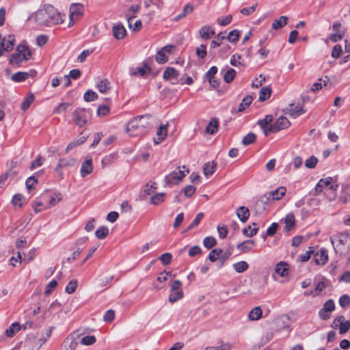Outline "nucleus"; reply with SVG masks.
Listing matches in <instances>:
<instances>
[{
    "instance_id": "f257e3e1",
    "label": "nucleus",
    "mask_w": 350,
    "mask_h": 350,
    "mask_svg": "<svg viewBox=\"0 0 350 350\" xmlns=\"http://www.w3.org/2000/svg\"><path fill=\"white\" fill-rule=\"evenodd\" d=\"M34 21L38 25L51 27L62 23L64 18L56 8L47 4L35 13Z\"/></svg>"
},
{
    "instance_id": "f03ea898",
    "label": "nucleus",
    "mask_w": 350,
    "mask_h": 350,
    "mask_svg": "<svg viewBox=\"0 0 350 350\" xmlns=\"http://www.w3.org/2000/svg\"><path fill=\"white\" fill-rule=\"evenodd\" d=\"M152 122V118L150 115L135 117L128 122L126 133L130 136L143 135L150 128Z\"/></svg>"
},
{
    "instance_id": "7ed1b4c3",
    "label": "nucleus",
    "mask_w": 350,
    "mask_h": 350,
    "mask_svg": "<svg viewBox=\"0 0 350 350\" xmlns=\"http://www.w3.org/2000/svg\"><path fill=\"white\" fill-rule=\"evenodd\" d=\"M31 50L24 44H19L10 58L9 62L12 65H19L23 61H27L31 57Z\"/></svg>"
},
{
    "instance_id": "20e7f679",
    "label": "nucleus",
    "mask_w": 350,
    "mask_h": 350,
    "mask_svg": "<svg viewBox=\"0 0 350 350\" xmlns=\"http://www.w3.org/2000/svg\"><path fill=\"white\" fill-rule=\"evenodd\" d=\"M189 173V170L185 165L179 166L172 172L165 176L164 181L167 185L178 184Z\"/></svg>"
},
{
    "instance_id": "39448f33",
    "label": "nucleus",
    "mask_w": 350,
    "mask_h": 350,
    "mask_svg": "<svg viewBox=\"0 0 350 350\" xmlns=\"http://www.w3.org/2000/svg\"><path fill=\"white\" fill-rule=\"evenodd\" d=\"M332 181H333V178L329 176L325 178L320 179L315 186L314 195L317 196L319 193H322L324 188H326V187H328L330 191H332L334 193H336V191L338 189V185L337 184H336V185L332 184Z\"/></svg>"
},
{
    "instance_id": "423d86ee",
    "label": "nucleus",
    "mask_w": 350,
    "mask_h": 350,
    "mask_svg": "<svg viewBox=\"0 0 350 350\" xmlns=\"http://www.w3.org/2000/svg\"><path fill=\"white\" fill-rule=\"evenodd\" d=\"M45 341L46 339H42L38 333L36 335L29 334L25 341V346L28 350H38Z\"/></svg>"
},
{
    "instance_id": "0eeeda50",
    "label": "nucleus",
    "mask_w": 350,
    "mask_h": 350,
    "mask_svg": "<svg viewBox=\"0 0 350 350\" xmlns=\"http://www.w3.org/2000/svg\"><path fill=\"white\" fill-rule=\"evenodd\" d=\"M88 110L84 108H77L72 113L75 124L83 127L88 122Z\"/></svg>"
},
{
    "instance_id": "6e6552de",
    "label": "nucleus",
    "mask_w": 350,
    "mask_h": 350,
    "mask_svg": "<svg viewBox=\"0 0 350 350\" xmlns=\"http://www.w3.org/2000/svg\"><path fill=\"white\" fill-rule=\"evenodd\" d=\"M335 240L338 242L335 250L337 249L342 250L345 246H350V234L346 232L340 233L336 236V238L330 237V241L332 245L334 247Z\"/></svg>"
},
{
    "instance_id": "1a4fd4ad",
    "label": "nucleus",
    "mask_w": 350,
    "mask_h": 350,
    "mask_svg": "<svg viewBox=\"0 0 350 350\" xmlns=\"http://www.w3.org/2000/svg\"><path fill=\"white\" fill-rule=\"evenodd\" d=\"M83 6L80 3H72L70 7V22L69 27H71L75 23L79 16L83 14Z\"/></svg>"
},
{
    "instance_id": "9d476101",
    "label": "nucleus",
    "mask_w": 350,
    "mask_h": 350,
    "mask_svg": "<svg viewBox=\"0 0 350 350\" xmlns=\"http://www.w3.org/2000/svg\"><path fill=\"white\" fill-rule=\"evenodd\" d=\"M15 44V38L14 35H9L1 39L0 42V57L2 56L4 51H11Z\"/></svg>"
},
{
    "instance_id": "9b49d317",
    "label": "nucleus",
    "mask_w": 350,
    "mask_h": 350,
    "mask_svg": "<svg viewBox=\"0 0 350 350\" xmlns=\"http://www.w3.org/2000/svg\"><path fill=\"white\" fill-rule=\"evenodd\" d=\"M289 120L284 116H280L275 122L269 126V129L271 133H276L280 130L287 129L290 126Z\"/></svg>"
},
{
    "instance_id": "f8f14e48",
    "label": "nucleus",
    "mask_w": 350,
    "mask_h": 350,
    "mask_svg": "<svg viewBox=\"0 0 350 350\" xmlns=\"http://www.w3.org/2000/svg\"><path fill=\"white\" fill-rule=\"evenodd\" d=\"M79 335L77 333H72L68 336L63 343V348L66 350H75L77 345V339Z\"/></svg>"
},
{
    "instance_id": "ddd939ff",
    "label": "nucleus",
    "mask_w": 350,
    "mask_h": 350,
    "mask_svg": "<svg viewBox=\"0 0 350 350\" xmlns=\"http://www.w3.org/2000/svg\"><path fill=\"white\" fill-rule=\"evenodd\" d=\"M179 73L174 68L169 67L163 72V78L165 80H169L172 84H177L178 83V77Z\"/></svg>"
},
{
    "instance_id": "4468645a",
    "label": "nucleus",
    "mask_w": 350,
    "mask_h": 350,
    "mask_svg": "<svg viewBox=\"0 0 350 350\" xmlns=\"http://www.w3.org/2000/svg\"><path fill=\"white\" fill-rule=\"evenodd\" d=\"M273 121L272 116H266L265 118L262 120H259L258 121V124L261 127L263 130V133L265 135L268 136L271 132V131H268L269 129V126L272 125L271 124Z\"/></svg>"
},
{
    "instance_id": "2eb2a0df",
    "label": "nucleus",
    "mask_w": 350,
    "mask_h": 350,
    "mask_svg": "<svg viewBox=\"0 0 350 350\" xmlns=\"http://www.w3.org/2000/svg\"><path fill=\"white\" fill-rule=\"evenodd\" d=\"M93 171V165L92 159H86L82 163L80 170L81 176L84 178L90 174Z\"/></svg>"
},
{
    "instance_id": "dca6fc26",
    "label": "nucleus",
    "mask_w": 350,
    "mask_h": 350,
    "mask_svg": "<svg viewBox=\"0 0 350 350\" xmlns=\"http://www.w3.org/2000/svg\"><path fill=\"white\" fill-rule=\"evenodd\" d=\"M168 122L165 124L161 125L157 131V138L154 139L155 144H159L163 141L167 135Z\"/></svg>"
},
{
    "instance_id": "f3484780",
    "label": "nucleus",
    "mask_w": 350,
    "mask_h": 350,
    "mask_svg": "<svg viewBox=\"0 0 350 350\" xmlns=\"http://www.w3.org/2000/svg\"><path fill=\"white\" fill-rule=\"evenodd\" d=\"M255 245L256 243L254 240L248 239L238 244L237 248L240 252L246 253L251 251Z\"/></svg>"
},
{
    "instance_id": "a211bd4d",
    "label": "nucleus",
    "mask_w": 350,
    "mask_h": 350,
    "mask_svg": "<svg viewBox=\"0 0 350 350\" xmlns=\"http://www.w3.org/2000/svg\"><path fill=\"white\" fill-rule=\"evenodd\" d=\"M287 113L293 118H295L299 115L304 113L305 111L300 105H290L286 108Z\"/></svg>"
},
{
    "instance_id": "6ab92c4d",
    "label": "nucleus",
    "mask_w": 350,
    "mask_h": 350,
    "mask_svg": "<svg viewBox=\"0 0 350 350\" xmlns=\"http://www.w3.org/2000/svg\"><path fill=\"white\" fill-rule=\"evenodd\" d=\"M338 322L340 334L346 333L350 329V321H346L343 316H340L334 320V323Z\"/></svg>"
},
{
    "instance_id": "aec40b11",
    "label": "nucleus",
    "mask_w": 350,
    "mask_h": 350,
    "mask_svg": "<svg viewBox=\"0 0 350 350\" xmlns=\"http://www.w3.org/2000/svg\"><path fill=\"white\" fill-rule=\"evenodd\" d=\"M113 36L117 40L123 39L126 33L124 27L121 24L116 25L113 27L112 29Z\"/></svg>"
},
{
    "instance_id": "412c9836",
    "label": "nucleus",
    "mask_w": 350,
    "mask_h": 350,
    "mask_svg": "<svg viewBox=\"0 0 350 350\" xmlns=\"http://www.w3.org/2000/svg\"><path fill=\"white\" fill-rule=\"evenodd\" d=\"M275 272L282 277L288 275V265L283 261L277 263L275 267Z\"/></svg>"
},
{
    "instance_id": "4be33fe9",
    "label": "nucleus",
    "mask_w": 350,
    "mask_h": 350,
    "mask_svg": "<svg viewBox=\"0 0 350 350\" xmlns=\"http://www.w3.org/2000/svg\"><path fill=\"white\" fill-rule=\"evenodd\" d=\"M328 260V255L326 250H321L314 256V260L317 265H324Z\"/></svg>"
},
{
    "instance_id": "5701e85b",
    "label": "nucleus",
    "mask_w": 350,
    "mask_h": 350,
    "mask_svg": "<svg viewBox=\"0 0 350 350\" xmlns=\"http://www.w3.org/2000/svg\"><path fill=\"white\" fill-rule=\"evenodd\" d=\"M215 31L210 26H203L199 30L200 36L205 40H208L215 35Z\"/></svg>"
},
{
    "instance_id": "b1692460",
    "label": "nucleus",
    "mask_w": 350,
    "mask_h": 350,
    "mask_svg": "<svg viewBox=\"0 0 350 350\" xmlns=\"http://www.w3.org/2000/svg\"><path fill=\"white\" fill-rule=\"evenodd\" d=\"M286 189L285 187H280L277 189L268 192L269 196L273 200H280L286 193Z\"/></svg>"
},
{
    "instance_id": "393cba45",
    "label": "nucleus",
    "mask_w": 350,
    "mask_h": 350,
    "mask_svg": "<svg viewBox=\"0 0 350 350\" xmlns=\"http://www.w3.org/2000/svg\"><path fill=\"white\" fill-rule=\"evenodd\" d=\"M237 216L242 222H245L250 217V211L245 206H240L237 210Z\"/></svg>"
},
{
    "instance_id": "a878e982",
    "label": "nucleus",
    "mask_w": 350,
    "mask_h": 350,
    "mask_svg": "<svg viewBox=\"0 0 350 350\" xmlns=\"http://www.w3.org/2000/svg\"><path fill=\"white\" fill-rule=\"evenodd\" d=\"M76 163V160L73 158L66 159H60L59 160L57 166L55 168V171L58 172L59 170L64 167L67 166H73Z\"/></svg>"
},
{
    "instance_id": "bb28decb",
    "label": "nucleus",
    "mask_w": 350,
    "mask_h": 350,
    "mask_svg": "<svg viewBox=\"0 0 350 350\" xmlns=\"http://www.w3.org/2000/svg\"><path fill=\"white\" fill-rule=\"evenodd\" d=\"M262 311L260 306L254 308L248 314V318L250 321H257L262 317Z\"/></svg>"
},
{
    "instance_id": "cd10ccee",
    "label": "nucleus",
    "mask_w": 350,
    "mask_h": 350,
    "mask_svg": "<svg viewBox=\"0 0 350 350\" xmlns=\"http://www.w3.org/2000/svg\"><path fill=\"white\" fill-rule=\"evenodd\" d=\"M34 95L31 92L28 93L21 105V109L23 111L27 110L34 101Z\"/></svg>"
},
{
    "instance_id": "c85d7f7f",
    "label": "nucleus",
    "mask_w": 350,
    "mask_h": 350,
    "mask_svg": "<svg viewBox=\"0 0 350 350\" xmlns=\"http://www.w3.org/2000/svg\"><path fill=\"white\" fill-rule=\"evenodd\" d=\"M150 68H148L146 64H144V66L142 67L131 68L130 70V75L131 76H135L137 75L144 76L148 72H150Z\"/></svg>"
},
{
    "instance_id": "c756f323",
    "label": "nucleus",
    "mask_w": 350,
    "mask_h": 350,
    "mask_svg": "<svg viewBox=\"0 0 350 350\" xmlns=\"http://www.w3.org/2000/svg\"><path fill=\"white\" fill-rule=\"evenodd\" d=\"M258 231V228L256 223H253L252 225L248 226L247 228L243 230V234L247 237H254Z\"/></svg>"
},
{
    "instance_id": "7c9ffc66",
    "label": "nucleus",
    "mask_w": 350,
    "mask_h": 350,
    "mask_svg": "<svg viewBox=\"0 0 350 350\" xmlns=\"http://www.w3.org/2000/svg\"><path fill=\"white\" fill-rule=\"evenodd\" d=\"M274 323L279 330L285 329L287 332H289L291 330L289 325L286 323L285 319L282 317L275 318Z\"/></svg>"
},
{
    "instance_id": "2f4dec72",
    "label": "nucleus",
    "mask_w": 350,
    "mask_h": 350,
    "mask_svg": "<svg viewBox=\"0 0 350 350\" xmlns=\"http://www.w3.org/2000/svg\"><path fill=\"white\" fill-rule=\"evenodd\" d=\"M135 18V16H130L127 18V22L129 25V27L130 29H131L133 31H139L142 28V22L140 20H137L134 23V24L132 23L133 18Z\"/></svg>"
},
{
    "instance_id": "473e14b6",
    "label": "nucleus",
    "mask_w": 350,
    "mask_h": 350,
    "mask_svg": "<svg viewBox=\"0 0 350 350\" xmlns=\"http://www.w3.org/2000/svg\"><path fill=\"white\" fill-rule=\"evenodd\" d=\"M21 329V325L18 323H13L5 331L6 336L13 337Z\"/></svg>"
},
{
    "instance_id": "72a5a7b5",
    "label": "nucleus",
    "mask_w": 350,
    "mask_h": 350,
    "mask_svg": "<svg viewBox=\"0 0 350 350\" xmlns=\"http://www.w3.org/2000/svg\"><path fill=\"white\" fill-rule=\"evenodd\" d=\"M31 75L27 72H18L12 75V80L15 82H22L25 81Z\"/></svg>"
},
{
    "instance_id": "f704fd0d",
    "label": "nucleus",
    "mask_w": 350,
    "mask_h": 350,
    "mask_svg": "<svg viewBox=\"0 0 350 350\" xmlns=\"http://www.w3.org/2000/svg\"><path fill=\"white\" fill-rule=\"evenodd\" d=\"M216 166L217 164L213 161L206 163L203 168L204 174L206 176L212 175L215 171Z\"/></svg>"
},
{
    "instance_id": "c9c22d12",
    "label": "nucleus",
    "mask_w": 350,
    "mask_h": 350,
    "mask_svg": "<svg viewBox=\"0 0 350 350\" xmlns=\"http://www.w3.org/2000/svg\"><path fill=\"white\" fill-rule=\"evenodd\" d=\"M288 17L285 16H280L278 19H276L272 23V28L273 29H279L282 28L287 24Z\"/></svg>"
},
{
    "instance_id": "e433bc0d",
    "label": "nucleus",
    "mask_w": 350,
    "mask_h": 350,
    "mask_svg": "<svg viewBox=\"0 0 350 350\" xmlns=\"http://www.w3.org/2000/svg\"><path fill=\"white\" fill-rule=\"evenodd\" d=\"M234 269L236 272L241 273L247 271L249 268V265L245 261H239L232 265Z\"/></svg>"
},
{
    "instance_id": "4c0bfd02",
    "label": "nucleus",
    "mask_w": 350,
    "mask_h": 350,
    "mask_svg": "<svg viewBox=\"0 0 350 350\" xmlns=\"http://www.w3.org/2000/svg\"><path fill=\"white\" fill-rule=\"evenodd\" d=\"M218 129V120L215 118H213L211 120L209 123L206 127V132L210 133L211 135L216 133Z\"/></svg>"
},
{
    "instance_id": "58836bf2",
    "label": "nucleus",
    "mask_w": 350,
    "mask_h": 350,
    "mask_svg": "<svg viewBox=\"0 0 350 350\" xmlns=\"http://www.w3.org/2000/svg\"><path fill=\"white\" fill-rule=\"evenodd\" d=\"M271 89L269 87H263L259 92V100L265 101L271 96Z\"/></svg>"
},
{
    "instance_id": "ea45409f",
    "label": "nucleus",
    "mask_w": 350,
    "mask_h": 350,
    "mask_svg": "<svg viewBox=\"0 0 350 350\" xmlns=\"http://www.w3.org/2000/svg\"><path fill=\"white\" fill-rule=\"evenodd\" d=\"M253 100V98L252 96H245L242 102L240 103L238 109L239 112L243 111L249 105L252 103Z\"/></svg>"
},
{
    "instance_id": "a19ab883",
    "label": "nucleus",
    "mask_w": 350,
    "mask_h": 350,
    "mask_svg": "<svg viewBox=\"0 0 350 350\" xmlns=\"http://www.w3.org/2000/svg\"><path fill=\"white\" fill-rule=\"evenodd\" d=\"M85 140H86V138L85 137H80L78 139L72 141V142H70L68 145V146L66 148V152H68L69 151H70L71 150L74 149L77 146H78L82 144L83 143H84L85 142Z\"/></svg>"
},
{
    "instance_id": "79ce46f5",
    "label": "nucleus",
    "mask_w": 350,
    "mask_h": 350,
    "mask_svg": "<svg viewBox=\"0 0 350 350\" xmlns=\"http://www.w3.org/2000/svg\"><path fill=\"white\" fill-rule=\"evenodd\" d=\"M109 234V229L106 226H100L95 232V236L99 239H105Z\"/></svg>"
},
{
    "instance_id": "37998d69",
    "label": "nucleus",
    "mask_w": 350,
    "mask_h": 350,
    "mask_svg": "<svg viewBox=\"0 0 350 350\" xmlns=\"http://www.w3.org/2000/svg\"><path fill=\"white\" fill-rule=\"evenodd\" d=\"M286 228L288 231L291 230L295 226V217L292 213L288 214L284 219Z\"/></svg>"
},
{
    "instance_id": "c03bdc74",
    "label": "nucleus",
    "mask_w": 350,
    "mask_h": 350,
    "mask_svg": "<svg viewBox=\"0 0 350 350\" xmlns=\"http://www.w3.org/2000/svg\"><path fill=\"white\" fill-rule=\"evenodd\" d=\"M165 193H159L150 198V203L154 205H158L164 201Z\"/></svg>"
},
{
    "instance_id": "a18cd8bd",
    "label": "nucleus",
    "mask_w": 350,
    "mask_h": 350,
    "mask_svg": "<svg viewBox=\"0 0 350 350\" xmlns=\"http://www.w3.org/2000/svg\"><path fill=\"white\" fill-rule=\"evenodd\" d=\"M183 296V291H171V293L169 295V301L172 304L176 302V301L180 299Z\"/></svg>"
},
{
    "instance_id": "49530a36",
    "label": "nucleus",
    "mask_w": 350,
    "mask_h": 350,
    "mask_svg": "<svg viewBox=\"0 0 350 350\" xmlns=\"http://www.w3.org/2000/svg\"><path fill=\"white\" fill-rule=\"evenodd\" d=\"M193 6L191 5L190 4H187L186 5H185L182 12L175 18V20L178 21V20L185 17L188 14L191 13L193 12Z\"/></svg>"
},
{
    "instance_id": "de8ad7c7",
    "label": "nucleus",
    "mask_w": 350,
    "mask_h": 350,
    "mask_svg": "<svg viewBox=\"0 0 350 350\" xmlns=\"http://www.w3.org/2000/svg\"><path fill=\"white\" fill-rule=\"evenodd\" d=\"M97 88L101 93H105L110 89V83L108 80H102L98 85Z\"/></svg>"
},
{
    "instance_id": "09e8293b",
    "label": "nucleus",
    "mask_w": 350,
    "mask_h": 350,
    "mask_svg": "<svg viewBox=\"0 0 350 350\" xmlns=\"http://www.w3.org/2000/svg\"><path fill=\"white\" fill-rule=\"evenodd\" d=\"M340 200L344 204L350 201V188L349 187H345L342 189Z\"/></svg>"
},
{
    "instance_id": "8fccbe9b",
    "label": "nucleus",
    "mask_w": 350,
    "mask_h": 350,
    "mask_svg": "<svg viewBox=\"0 0 350 350\" xmlns=\"http://www.w3.org/2000/svg\"><path fill=\"white\" fill-rule=\"evenodd\" d=\"M78 286V282L77 280H72L68 282L66 286L65 291L68 294L73 293Z\"/></svg>"
},
{
    "instance_id": "3c124183",
    "label": "nucleus",
    "mask_w": 350,
    "mask_h": 350,
    "mask_svg": "<svg viewBox=\"0 0 350 350\" xmlns=\"http://www.w3.org/2000/svg\"><path fill=\"white\" fill-rule=\"evenodd\" d=\"M256 136L253 133H250L246 135L242 139V144L244 146H248L252 143H254L256 140Z\"/></svg>"
},
{
    "instance_id": "603ef678",
    "label": "nucleus",
    "mask_w": 350,
    "mask_h": 350,
    "mask_svg": "<svg viewBox=\"0 0 350 350\" xmlns=\"http://www.w3.org/2000/svg\"><path fill=\"white\" fill-rule=\"evenodd\" d=\"M222 252H223L222 250L219 249V248H216V249L213 250L209 253L208 259L211 262L216 261L220 257V255L221 254Z\"/></svg>"
},
{
    "instance_id": "864d4df0",
    "label": "nucleus",
    "mask_w": 350,
    "mask_h": 350,
    "mask_svg": "<svg viewBox=\"0 0 350 350\" xmlns=\"http://www.w3.org/2000/svg\"><path fill=\"white\" fill-rule=\"evenodd\" d=\"M217 244L216 239L213 237H206L203 240V245L207 249H211Z\"/></svg>"
},
{
    "instance_id": "5fc2aeb1",
    "label": "nucleus",
    "mask_w": 350,
    "mask_h": 350,
    "mask_svg": "<svg viewBox=\"0 0 350 350\" xmlns=\"http://www.w3.org/2000/svg\"><path fill=\"white\" fill-rule=\"evenodd\" d=\"M235 76H236V71L232 68H230L224 74V80L226 83H230L231 81H233Z\"/></svg>"
},
{
    "instance_id": "6e6d98bb",
    "label": "nucleus",
    "mask_w": 350,
    "mask_h": 350,
    "mask_svg": "<svg viewBox=\"0 0 350 350\" xmlns=\"http://www.w3.org/2000/svg\"><path fill=\"white\" fill-rule=\"evenodd\" d=\"M318 159L314 156H311L305 161V166L309 169H313L316 167Z\"/></svg>"
},
{
    "instance_id": "4d7b16f0",
    "label": "nucleus",
    "mask_w": 350,
    "mask_h": 350,
    "mask_svg": "<svg viewBox=\"0 0 350 350\" xmlns=\"http://www.w3.org/2000/svg\"><path fill=\"white\" fill-rule=\"evenodd\" d=\"M203 217H204V214L202 213H199L196 215V217H195V219H193L192 223L188 226L187 230H190L196 228V226H198Z\"/></svg>"
},
{
    "instance_id": "13d9d810",
    "label": "nucleus",
    "mask_w": 350,
    "mask_h": 350,
    "mask_svg": "<svg viewBox=\"0 0 350 350\" xmlns=\"http://www.w3.org/2000/svg\"><path fill=\"white\" fill-rule=\"evenodd\" d=\"M168 60L167 56L161 49H160L156 55V61L159 64L165 63Z\"/></svg>"
},
{
    "instance_id": "bf43d9fd",
    "label": "nucleus",
    "mask_w": 350,
    "mask_h": 350,
    "mask_svg": "<svg viewBox=\"0 0 350 350\" xmlns=\"http://www.w3.org/2000/svg\"><path fill=\"white\" fill-rule=\"evenodd\" d=\"M84 100L87 102H90L96 100L98 98V95L96 92L92 90H88L83 96Z\"/></svg>"
},
{
    "instance_id": "052dcab7",
    "label": "nucleus",
    "mask_w": 350,
    "mask_h": 350,
    "mask_svg": "<svg viewBox=\"0 0 350 350\" xmlns=\"http://www.w3.org/2000/svg\"><path fill=\"white\" fill-rule=\"evenodd\" d=\"M96 342V338L94 336H86L81 338V343L83 345H91Z\"/></svg>"
},
{
    "instance_id": "680f3d73",
    "label": "nucleus",
    "mask_w": 350,
    "mask_h": 350,
    "mask_svg": "<svg viewBox=\"0 0 350 350\" xmlns=\"http://www.w3.org/2000/svg\"><path fill=\"white\" fill-rule=\"evenodd\" d=\"M239 33L237 30L234 29L229 32L227 39L229 42H235L239 40Z\"/></svg>"
},
{
    "instance_id": "e2e57ef3",
    "label": "nucleus",
    "mask_w": 350,
    "mask_h": 350,
    "mask_svg": "<svg viewBox=\"0 0 350 350\" xmlns=\"http://www.w3.org/2000/svg\"><path fill=\"white\" fill-rule=\"evenodd\" d=\"M62 200V197L60 193H55L54 196H53L49 203V207H52L55 206L58 202H59Z\"/></svg>"
},
{
    "instance_id": "0e129e2a",
    "label": "nucleus",
    "mask_w": 350,
    "mask_h": 350,
    "mask_svg": "<svg viewBox=\"0 0 350 350\" xmlns=\"http://www.w3.org/2000/svg\"><path fill=\"white\" fill-rule=\"evenodd\" d=\"M340 306L342 308H345L350 305V297L347 295H342L339 299Z\"/></svg>"
},
{
    "instance_id": "69168bd1",
    "label": "nucleus",
    "mask_w": 350,
    "mask_h": 350,
    "mask_svg": "<svg viewBox=\"0 0 350 350\" xmlns=\"http://www.w3.org/2000/svg\"><path fill=\"white\" fill-rule=\"evenodd\" d=\"M172 256L170 253H164L159 258L163 265H169L172 261Z\"/></svg>"
},
{
    "instance_id": "338daca9",
    "label": "nucleus",
    "mask_w": 350,
    "mask_h": 350,
    "mask_svg": "<svg viewBox=\"0 0 350 350\" xmlns=\"http://www.w3.org/2000/svg\"><path fill=\"white\" fill-rule=\"evenodd\" d=\"M206 53V46L205 44H201L196 49V55L200 58H204Z\"/></svg>"
},
{
    "instance_id": "774afa93",
    "label": "nucleus",
    "mask_w": 350,
    "mask_h": 350,
    "mask_svg": "<svg viewBox=\"0 0 350 350\" xmlns=\"http://www.w3.org/2000/svg\"><path fill=\"white\" fill-rule=\"evenodd\" d=\"M109 112V107L107 105H100L98 107L96 113L98 116H105Z\"/></svg>"
}]
</instances>
